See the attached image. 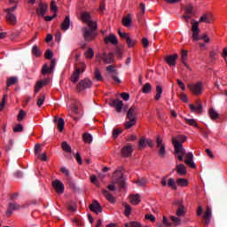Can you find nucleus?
<instances>
[{
  "instance_id": "13d9d810",
  "label": "nucleus",
  "mask_w": 227,
  "mask_h": 227,
  "mask_svg": "<svg viewBox=\"0 0 227 227\" xmlns=\"http://www.w3.org/2000/svg\"><path fill=\"white\" fill-rule=\"evenodd\" d=\"M114 53H115V55L117 56L118 59H122L123 58V52L121 51V48H116Z\"/></svg>"
},
{
  "instance_id": "aec40b11",
  "label": "nucleus",
  "mask_w": 227,
  "mask_h": 227,
  "mask_svg": "<svg viewBox=\"0 0 227 227\" xmlns=\"http://www.w3.org/2000/svg\"><path fill=\"white\" fill-rule=\"evenodd\" d=\"M211 216L212 211L210 207H207V210L205 211V215L203 216L205 225H208L210 223Z\"/></svg>"
},
{
  "instance_id": "4be33fe9",
  "label": "nucleus",
  "mask_w": 227,
  "mask_h": 227,
  "mask_svg": "<svg viewBox=\"0 0 227 227\" xmlns=\"http://www.w3.org/2000/svg\"><path fill=\"white\" fill-rule=\"evenodd\" d=\"M109 43L114 45L118 44V39L114 34H110L108 37L105 38V43L108 44Z\"/></svg>"
},
{
  "instance_id": "9b49d317",
  "label": "nucleus",
  "mask_w": 227,
  "mask_h": 227,
  "mask_svg": "<svg viewBox=\"0 0 227 227\" xmlns=\"http://www.w3.org/2000/svg\"><path fill=\"white\" fill-rule=\"evenodd\" d=\"M109 105L111 107H114L117 113H121L123 109V102L119 98L113 99Z\"/></svg>"
},
{
  "instance_id": "c85d7f7f",
  "label": "nucleus",
  "mask_w": 227,
  "mask_h": 227,
  "mask_svg": "<svg viewBox=\"0 0 227 227\" xmlns=\"http://www.w3.org/2000/svg\"><path fill=\"white\" fill-rule=\"evenodd\" d=\"M129 201L132 205H138L141 202L140 195H130Z\"/></svg>"
},
{
  "instance_id": "c756f323",
  "label": "nucleus",
  "mask_w": 227,
  "mask_h": 227,
  "mask_svg": "<svg viewBox=\"0 0 227 227\" xmlns=\"http://www.w3.org/2000/svg\"><path fill=\"white\" fill-rule=\"evenodd\" d=\"M6 20L12 25H15L17 23V18L13 13H7Z\"/></svg>"
},
{
  "instance_id": "58836bf2",
  "label": "nucleus",
  "mask_w": 227,
  "mask_h": 227,
  "mask_svg": "<svg viewBox=\"0 0 227 227\" xmlns=\"http://www.w3.org/2000/svg\"><path fill=\"white\" fill-rule=\"evenodd\" d=\"M94 78L96 79V81H103V76H102V74L100 73V70L98 68L95 69Z\"/></svg>"
},
{
  "instance_id": "0e129e2a",
  "label": "nucleus",
  "mask_w": 227,
  "mask_h": 227,
  "mask_svg": "<svg viewBox=\"0 0 227 227\" xmlns=\"http://www.w3.org/2000/svg\"><path fill=\"white\" fill-rule=\"evenodd\" d=\"M174 206L177 207V208H181V207H184L183 205V200H174Z\"/></svg>"
},
{
  "instance_id": "473e14b6",
  "label": "nucleus",
  "mask_w": 227,
  "mask_h": 227,
  "mask_svg": "<svg viewBox=\"0 0 227 227\" xmlns=\"http://www.w3.org/2000/svg\"><path fill=\"white\" fill-rule=\"evenodd\" d=\"M147 183H148V180L145 177H142V178H139L137 181H135V184L137 186H145L147 184Z\"/></svg>"
},
{
  "instance_id": "e2e57ef3",
  "label": "nucleus",
  "mask_w": 227,
  "mask_h": 227,
  "mask_svg": "<svg viewBox=\"0 0 227 227\" xmlns=\"http://www.w3.org/2000/svg\"><path fill=\"white\" fill-rule=\"evenodd\" d=\"M121 98L123 100L128 101L130 98V95H129V93L122 92V93H121Z\"/></svg>"
},
{
  "instance_id": "412c9836",
  "label": "nucleus",
  "mask_w": 227,
  "mask_h": 227,
  "mask_svg": "<svg viewBox=\"0 0 227 227\" xmlns=\"http://www.w3.org/2000/svg\"><path fill=\"white\" fill-rule=\"evenodd\" d=\"M84 69H82V71L79 68H76L74 70V73H73V75H71V82L74 83H76L80 79L81 73H83Z\"/></svg>"
},
{
  "instance_id": "774afa93",
  "label": "nucleus",
  "mask_w": 227,
  "mask_h": 227,
  "mask_svg": "<svg viewBox=\"0 0 227 227\" xmlns=\"http://www.w3.org/2000/svg\"><path fill=\"white\" fill-rule=\"evenodd\" d=\"M129 227H142L140 223H137V222H131L129 223Z\"/></svg>"
},
{
  "instance_id": "2f4dec72",
  "label": "nucleus",
  "mask_w": 227,
  "mask_h": 227,
  "mask_svg": "<svg viewBox=\"0 0 227 227\" xmlns=\"http://www.w3.org/2000/svg\"><path fill=\"white\" fill-rule=\"evenodd\" d=\"M82 139L86 144H91L93 141V137L90 133H84L82 135Z\"/></svg>"
},
{
  "instance_id": "5701e85b",
  "label": "nucleus",
  "mask_w": 227,
  "mask_h": 227,
  "mask_svg": "<svg viewBox=\"0 0 227 227\" xmlns=\"http://www.w3.org/2000/svg\"><path fill=\"white\" fill-rule=\"evenodd\" d=\"M187 140V137L183 135H178L176 137L172 138V144L173 146H175V143L180 144L183 145V144Z\"/></svg>"
},
{
  "instance_id": "6ab92c4d",
  "label": "nucleus",
  "mask_w": 227,
  "mask_h": 227,
  "mask_svg": "<svg viewBox=\"0 0 227 227\" xmlns=\"http://www.w3.org/2000/svg\"><path fill=\"white\" fill-rule=\"evenodd\" d=\"M178 56L177 54L174 55H169L165 57V61L167 62L168 65L171 66H176V60L177 59Z\"/></svg>"
},
{
  "instance_id": "20e7f679",
  "label": "nucleus",
  "mask_w": 227,
  "mask_h": 227,
  "mask_svg": "<svg viewBox=\"0 0 227 227\" xmlns=\"http://www.w3.org/2000/svg\"><path fill=\"white\" fill-rule=\"evenodd\" d=\"M174 154L176 158L179 160V161L183 162L184 161V157L186 154L185 149L183 147V145L180 143H175L174 145Z\"/></svg>"
},
{
  "instance_id": "a18cd8bd",
  "label": "nucleus",
  "mask_w": 227,
  "mask_h": 227,
  "mask_svg": "<svg viewBox=\"0 0 227 227\" xmlns=\"http://www.w3.org/2000/svg\"><path fill=\"white\" fill-rule=\"evenodd\" d=\"M84 54L86 58L92 59L94 57V51L91 48H89Z\"/></svg>"
},
{
  "instance_id": "c03bdc74",
  "label": "nucleus",
  "mask_w": 227,
  "mask_h": 227,
  "mask_svg": "<svg viewBox=\"0 0 227 227\" xmlns=\"http://www.w3.org/2000/svg\"><path fill=\"white\" fill-rule=\"evenodd\" d=\"M126 43H127L129 48H133L136 45L137 41L132 40L130 37H129V38H127Z\"/></svg>"
},
{
  "instance_id": "7c9ffc66",
  "label": "nucleus",
  "mask_w": 227,
  "mask_h": 227,
  "mask_svg": "<svg viewBox=\"0 0 227 227\" xmlns=\"http://www.w3.org/2000/svg\"><path fill=\"white\" fill-rule=\"evenodd\" d=\"M176 170L180 176H184L187 173L185 166L182 163L176 165Z\"/></svg>"
},
{
  "instance_id": "0eeeda50",
  "label": "nucleus",
  "mask_w": 227,
  "mask_h": 227,
  "mask_svg": "<svg viewBox=\"0 0 227 227\" xmlns=\"http://www.w3.org/2000/svg\"><path fill=\"white\" fill-rule=\"evenodd\" d=\"M133 146L131 144H127L124 145L121 150V155L124 158H129L132 156L133 153Z\"/></svg>"
},
{
  "instance_id": "a878e982",
  "label": "nucleus",
  "mask_w": 227,
  "mask_h": 227,
  "mask_svg": "<svg viewBox=\"0 0 227 227\" xmlns=\"http://www.w3.org/2000/svg\"><path fill=\"white\" fill-rule=\"evenodd\" d=\"M189 107H190L191 111H192V113H199V114H201V113H202V105H201V103H199L197 105V106L191 104V105H189Z\"/></svg>"
},
{
  "instance_id": "b1692460",
  "label": "nucleus",
  "mask_w": 227,
  "mask_h": 227,
  "mask_svg": "<svg viewBox=\"0 0 227 227\" xmlns=\"http://www.w3.org/2000/svg\"><path fill=\"white\" fill-rule=\"evenodd\" d=\"M102 194L106 197V199L110 202V203H115V199L114 195H112L111 192H109L106 189H102Z\"/></svg>"
},
{
  "instance_id": "f8f14e48",
  "label": "nucleus",
  "mask_w": 227,
  "mask_h": 227,
  "mask_svg": "<svg viewBox=\"0 0 227 227\" xmlns=\"http://www.w3.org/2000/svg\"><path fill=\"white\" fill-rule=\"evenodd\" d=\"M52 186L54 187V189L56 190V192L59 194H63L64 193L65 185L59 179L54 180L53 183H52Z\"/></svg>"
},
{
  "instance_id": "8fccbe9b",
  "label": "nucleus",
  "mask_w": 227,
  "mask_h": 227,
  "mask_svg": "<svg viewBox=\"0 0 227 227\" xmlns=\"http://www.w3.org/2000/svg\"><path fill=\"white\" fill-rule=\"evenodd\" d=\"M122 133V129H114L113 130V137L114 139L118 138V137Z\"/></svg>"
},
{
  "instance_id": "393cba45",
  "label": "nucleus",
  "mask_w": 227,
  "mask_h": 227,
  "mask_svg": "<svg viewBox=\"0 0 227 227\" xmlns=\"http://www.w3.org/2000/svg\"><path fill=\"white\" fill-rule=\"evenodd\" d=\"M60 27H62V30L67 31L70 27V16L67 15L64 21H62V25H60Z\"/></svg>"
},
{
  "instance_id": "ea45409f",
  "label": "nucleus",
  "mask_w": 227,
  "mask_h": 227,
  "mask_svg": "<svg viewBox=\"0 0 227 227\" xmlns=\"http://www.w3.org/2000/svg\"><path fill=\"white\" fill-rule=\"evenodd\" d=\"M146 145H147L146 139L145 137H141L138 142V149L142 150V149L145 148Z\"/></svg>"
},
{
  "instance_id": "423d86ee",
  "label": "nucleus",
  "mask_w": 227,
  "mask_h": 227,
  "mask_svg": "<svg viewBox=\"0 0 227 227\" xmlns=\"http://www.w3.org/2000/svg\"><path fill=\"white\" fill-rule=\"evenodd\" d=\"M188 88L194 95L200 96L202 94L203 83L201 82H198L196 84L190 83Z\"/></svg>"
},
{
  "instance_id": "dca6fc26",
  "label": "nucleus",
  "mask_w": 227,
  "mask_h": 227,
  "mask_svg": "<svg viewBox=\"0 0 227 227\" xmlns=\"http://www.w3.org/2000/svg\"><path fill=\"white\" fill-rule=\"evenodd\" d=\"M214 21V17L211 12L204 13L201 18L200 19V23H207L210 24Z\"/></svg>"
},
{
  "instance_id": "3c124183",
  "label": "nucleus",
  "mask_w": 227,
  "mask_h": 227,
  "mask_svg": "<svg viewBox=\"0 0 227 227\" xmlns=\"http://www.w3.org/2000/svg\"><path fill=\"white\" fill-rule=\"evenodd\" d=\"M52 72L51 68L48 65H44L42 70L43 74H51Z\"/></svg>"
},
{
  "instance_id": "338daca9",
  "label": "nucleus",
  "mask_w": 227,
  "mask_h": 227,
  "mask_svg": "<svg viewBox=\"0 0 227 227\" xmlns=\"http://www.w3.org/2000/svg\"><path fill=\"white\" fill-rule=\"evenodd\" d=\"M52 57H53V52L51 50H48L45 52V58L48 59H51Z\"/></svg>"
},
{
  "instance_id": "5fc2aeb1",
  "label": "nucleus",
  "mask_w": 227,
  "mask_h": 227,
  "mask_svg": "<svg viewBox=\"0 0 227 227\" xmlns=\"http://www.w3.org/2000/svg\"><path fill=\"white\" fill-rule=\"evenodd\" d=\"M168 186L171 187L173 190H176V189H177L176 184V183L174 182V179H173V178H169V179H168Z\"/></svg>"
},
{
  "instance_id": "49530a36",
  "label": "nucleus",
  "mask_w": 227,
  "mask_h": 227,
  "mask_svg": "<svg viewBox=\"0 0 227 227\" xmlns=\"http://www.w3.org/2000/svg\"><path fill=\"white\" fill-rule=\"evenodd\" d=\"M170 220L172 221V223H174L175 226H178L181 224V219L177 218L176 216H170Z\"/></svg>"
},
{
  "instance_id": "4d7b16f0",
  "label": "nucleus",
  "mask_w": 227,
  "mask_h": 227,
  "mask_svg": "<svg viewBox=\"0 0 227 227\" xmlns=\"http://www.w3.org/2000/svg\"><path fill=\"white\" fill-rule=\"evenodd\" d=\"M193 10V6L192 4H188L184 7L185 14H192Z\"/></svg>"
},
{
  "instance_id": "f3484780",
  "label": "nucleus",
  "mask_w": 227,
  "mask_h": 227,
  "mask_svg": "<svg viewBox=\"0 0 227 227\" xmlns=\"http://www.w3.org/2000/svg\"><path fill=\"white\" fill-rule=\"evenodd\" d=\"M21 207L20 204H16V202H11L7 207L6 215L9 217L12 215V211L19 210Z\"/></svg>"
},
{
  "instance_id": "c9c22d12",
  "label": "nucleus",
  "mask_w": 227,
  "mask_h": 227,
  "mask_svg": "<svg viewBox=\"0 0 227 227\" xmlns=\"http://www.w3.org/2000/svg\"><path fill=\"white\" fill-rule=\"evenodd\" d=\"M176 184L178 186L185 187L188 185V181L185 178H177Z\"/></svg>"
},
{
  "instance_id": "2eb2a0df",
  "label": "nucleus",
  "mask_w": 227,
  "mask_h": 227,
  "mask_svg": "<svg viewBox=\"0 0 227 227\" xmlns=\"http://www.w3.org/2000/svg\"><path fill=\"white\" fill-rule=\"evenodd\" d=\"M49 5L46 3H40L39 7L36 8V13L40 17H44L48 12Z\"/></svg>"
},
{
  "instance_id": "f257e3e1",
  "label": "nucleus",
  "mask_w": 227,
  "mask_h": 227,
  "mask_svg": "<svg viewBox=\"0 0 227 227\" xmlns=\"http://www.w3.org/2000/svg\"><path fill=\"white\" fill-rule=\"evenodd\" d=\"M81 20L87 24V27L82 28L83 37L86 42L93 41L96 38V34L94 31L98 28V23L92 21L90 12H84L81 13ZM90 29V30H89Z\"/></svg>"
},
{
  "instance_id": "69168bd1",
  "label": "nucleus",
  "mask_w": 227,
  "mask_h": 227,
  "mask_svg": "<svg viewBox=\"0 0 227 227\" xmlns=\"http://www.w3.org/2000/svg\"><path fill=\"white\" fill-rule=\"evenodd\" d=\"M163 224L165 225V227L172 226V223L168 222V220L166 216H163Z\"/></svg>"
},
{
  "instance_id": "09e8293b",
  "label": "nucleus",
  "mask_w": 227,
  "mask_h": 227,
  "mask_svg": "<svg viewBox=\"0 0 227 227\" xmlns=\"http://www.w3.org/2000/svg\"><path fill=\"white\" fill-rule=\"evenodd\" d=\"M186 123H188V125L194 127V128H198L197 122L194 119H185Z\"/></svg>"
},
{
  "instance_id": "052dcab7",
  "label": "nucleus",
  "mask_w": 227,
  "mask_h": 227,
  "mask_svg": "<svg viewBox=\"0 0 227 227\" xmlns=\"http://www.w3.org/2000/svg\"><path fill=\"white\" fill-rule=\"evenodd\" d=\"M43 87V82L42 81H39L35 85V91L37 93L40 90V89H42Z\"/></svg>"
},
{
  "instance_id": "bb28decb",
  "label": "nucleus",
  "mask_w": 227,
  "mask_h": 227,
  "mask_svg": "<svg viewBox=\"0 0 227 227\" xmlns=\"http://www.w3.org/2000/svg\"><path fill=\"white\" fill-rule=\"evenodd\" d=\"M132 24L131 14H127L125 18L122 19V25L126 27H130Z\"/></svg>"
},
{
  "instance_id": "7ed1b4c3",
  "label": "nucleus",
  "mask_w": 227,
  "mask_h": 227,
  "mask_svg": "<svg viewBox=\"0 0 227 227\" xmlns=\"http://www.w3.org/2000/svg\"><path fill=\"white\" fill-rule=\"evenodd\" d=\"M138 108L135 106H130L126 115V121L124 123L125 129H130L137 125Z\"/></svg>"
},
{
  "instance_id": "39448f33",
  "label": "nucleus",
  "mask_w": 227,
  "mask_h": 227,
  "mask_svg": "<svg viewBox=\"0 0 227 227\" xmlns=\"http://www.w3.org/2000/svg\"><path fill=\"white\" fill-rule=\"evenodd\" d=\"M99 61H103L105 64H113L114 62V54L113 52L106 53L103 52L96 56Z\"/></svg>"
},
{
  "instance_id": "cd10ccee",
  "label": "nucleus",
  "mask_w": 227,
  "mask_h": 227,
  "mask_svg": "<svg viewBox=\"0 0 227 227\" xmlns=\"http://www.w3.org/2000/svg\"><path fill=\"white\" fill-rule=\"evenodd\" d=\"M122 207H124V215L129 217L132 213L131 206H129V204H127V202H122Z\"/></svg>"
},
{
  "instance_id": "6e6d98bb",
  "label": "nucleus",
  "mask_w": 227,
  "mask_h": 227,
  "mask_svg": "<svg viewBox=\"0 0 227 227\" xmlns=\"http://www.w3.org/2000/svg\"><path fill=\"white\" fill-rule=\"evenodd\" d=\"M18 79L16 77H11L8 79L7 81V86H11V85H13L17 82Z\"/></svg>"
},
{
  "instance_id": "6e6552de",
  "label": "nucleus",
  "mask_w": 227,
  "mask_h": 227,
  "mask_svg": "<svg viewBox=\"0 0 227 227\" xmlns=\"http://www.w3.org/2000/svg\"><path fill=\"white\" fill-rule=\"evenodd\" d=\"M89 209L91 212L95 213L96 215H98L103 212V207L102 206H100L98 200H93V202L90 204Z\"/></svg>"
},
{
  "instance_id": "37998d69",
  "label": "nucleus",
  "mask_w": 227,
  "mask_h": 227,
  "mask_svg": "<svg viewBox=\"0 0 227 227\" xmlns=\"http://www.w3.org/2000/svg\"><path fill=\"white\" fill-rule=\"evenodd\" d=\"M51 11L53 13H57V12H58V6H57L55 0H51Z\"/></svg>"
},
{
  "instance_id": "680f3d73",
  "label": "nucleus",
  "mask_w": 227,
  "mask_h": 227,
  "mask_svg": "<svg viewBox=\"0 0 227 227\" xmlns=\"http://www.w3.org/2000/svg\"><path fill=\"white\" fill-rule=\"evenodd\" d=\"M44 99H45V97L43 95L41 96L38 100H37V106L38 107H42V106L43 105V102H44Z\"/></svg>"
},
{
  "instance_id": "e433bc0d",
  "label": "nucleus",
  "mask_w": 227,
  "mask_h": 227,
  "mask_svg": "<svg viewBox=\"0 0 227 227\" xmlns=\"http://www.w3.org/2000/svg\"><path fill=\"white\" fill-rule=\"evenodd\" d=\"M142 91L143 93H145V94H148L152 91V84L151 83H145L144 86H143V89H142Z\"/></svg>"
},
{
  "instance_id": "4c0bfd02",
  "label": "nucleus",
  "mask_w": 227,
  "mask_h": 227,
  "mask_svg": "<svg viewBox=\"0 0 227 227\" xmlns=\"http://www.w3.org/2000/svg\"><path fill=\"white\" fill-rule=\"evenodd\" d=\"M209 115L212 120H217L219 118V114L214 108L209 110Z\"/></svg>"
},
{
  "instance_id": "a19ab883",
  "label": "nucleus",
  "mask_w": 227,
  "mask_h": 227,
  "mask_svg": "<svg viewBox=\"0 0 227 227\" xmlns=\"http://www.w3.org/2000/svg\"><path fill=\"white\" fill-rule=\"evenodd\" d=\"M176 214L178 217L184 216L185 215L184 206L183 207H177Z\"/></svg>"
},
{
  "instance_id": "72a5a7b5",
  "label": "nucleus",
  "mask_w": 227,
  "mask_h": 227,
  "mask_svg": "<svg viewBox=\"0 0 227 227\" xmlns=\"http://www.w3.org/2000/svg\"><path fill=\"white\" fill-rule=\"evenodd\" d=\"M62 150H64V152H66L67 153H72V148H71L70 145L66 141L62 142Z\"/></svg>"
},
{
  "instance_id": "79ce46f5",
  "label": "nucleus",
  "mask_w": 227,
  "mask_h": 227,
  "mask_svg": "<svg viewBox=\"0 0 227 227\" xmlns=\"http://www.w3.org/2000/svg\"><path fill=\"white\" fill-rule=\"evenodd\" d=\"M32 52L35 56L40 57L42 56L43 52L38 49L36 45H35L32 49Z\"/></svg>"
},
{
  "instance_id": "1a4fd4ad",
  "label": "nucleus",
  "mask_w": 227,
  "mask_h": 227,
  "mask_svg": "<svg viewBox=\"0 0 227 227\" xmlns=\"http://www.w3.org/2000/svg\"><path fill=\"white\" fill-rule=\"evenodd\" d=\"M91 86H92V82L90 79L85 78L79 82L77 85V89L78 90H84L89 88H91Z\"/></svg>"
},
{
  "instance_id": "bf43d9fd",
  "label": "nucleus",
  "mask_w": 227,
  "mask_h": 227,
  "mask_svg": "<svg viewBox=\"0 0 227 227\" xmlns=\"http://www.w3.org/2000/svg\"><path fill=\"white\" fill-rule=\"evenodd\" d=\"M199 24H200V21H195V22L193 23V25H192V33H193V32H198V31H200V29H199Z\"/></svg>"
},
{
  "instance_id": "864d4df0",
  "label": "nucleus",
  "mask_w": 227,
  "mask_h": 227,
  "mask_svg": "<svg viewBox=\"0 0 227 227\" xmlns=\"http://www.w3.org/2000/svg\"><path fill=\"white\" fill-rule=\"evenodd\" d=\"M25 116H27L26 112L24 110H20L18 115V121H22Z\"/></svg>"
},
{
  "instance_id": "a211bd4d",
  "label": "nucleus",
  "mask_w": 227,
  "mask_h": 227,
  "mask_svg": "<svg viewBox=\"0 0 227 227\" xmlns=\"http://www.w3.org/2000/svg\"><path fill=\"white\" fill-rule=\"evenodd\" d=\"M54 123H57L59 132H63L65 127V121L63 118L55 117Z\"/></svg>"
},
{
  "instance_id": "de8ad7c7",
  "label": "nucleus",
  "mask_w": 227,
  "mask_h": 227,
  "mask_svg": "<svg viewBox=\"0 0 227 227\" xmlns=\"http://www.w3.org/2000/svg\"><path fill=\"white\" fill-rule=\"evenodd\" d=\"M24 129L22 124H17L14 129H13V132L14 133H21L23 132Z\"/></svg>"
},
{
  "instance_id": "9d476101",
  "label": "nucleus",
  "mask_w": 227,
  "mask_h": 227,
  "mask_svg": "<svg viewBox=\"0 0 227 227\" xmlns=\"http://www.w3.org/2000/svg\"><path fill=\"white\" fill-rule=\"evenodd\" d=\"M162 142L163 140L160 138V136H158L156 137V146L159 149V155L161 158H164L166 151H165V145L162 144Z\"/></svg>"
},
{
  "instance_id": "603ef678",
  "label": "nucleus",
  "mask_w": 227,
  "mask_h": 227,
  "mask_svg": "<svg viewBox=\"0 0 227 227\" xmlns=\"http://www.w3.org/2000/svg\"><path fill=\"white\" fill-rule=\"evenodd\" d=\"M60 172H62V174L66 175V177L69 178L70 171L67 168H66V167L60 168Z\"/></svg>"
},
{
  "instance_id": "ddd939ff",
  "label": "nucleus",
  "mask_w": 227,
  "mask_h": 227,
  "mask_svg": "<svg viewBox=\"0 0 227 227\" xmlns=\"http://www.w3.org/2000/svg\"><path fill=\"white\" fill-rule=\"evenodd\" d=\"M106 72L111 74V78L116 82V83H121V80L117 76L116 70L114 69V66H108L106 67Z\"/></svg>"
},
{
  "instance_id": "f704fd0d",
  "label": "nucleus",
  "mask_w": 227,
  "mask_h": 227,
  "mask_svg": "<svg viewBox=\"0 0 227 227\" xmlns=\"http://www.w3.org/2000/svg\"><path fill=\"white\" fill-rule=\"evenodd\" d=\"M162 95V87L160 85L156 86V95L154 97L155 100L160 99V96Z\"/></svg>"
},
{
  "instance_id": "f03ea898",
  "label": "nucleus",
  "mask_w": 227,
  "mask_h": 227,
  "mask_svg": "<svg viewBox=\"0 0 227 227\" xmlns=\"http://www.w3.org/2000/svg\"><path fill=\"white\" fill-rule=\"evenodd\" d=\"M121 169L122 168L120 167L118 169L114 170L113 184L107 185V189L110 192H115L117 190V187L114 184H118L121 189L124 188L125 180H124L123 173L121 172Z\"/></svg>"
},
{
  "instance_id": "4468645a",
  "label": "nucleus",
  "mask_w": 227,
  "mask_h": 227,
  "mask_svg": "<svg viewBox=\"0 0 227 227\" xmlns=\"http://www.w3.org/2000/svg\"><path fill=\"white\" fill-rule=\"evenodd\" d=\"M193 153H187L185 154V159H184V163L190 167L191 168L194 169L196 168V165L195 163L193 162Z\"/></svg>"
}]
</instances>
